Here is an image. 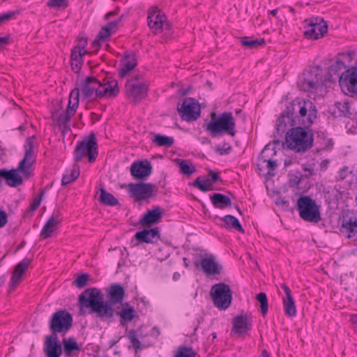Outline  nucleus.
Returning a JSON list of instances; mask_svg holds the SVG:
<instances>
[{"label": "nucleus", "mask_w": 357, "mask_h": 357, "mask_svg": "<svg viewBox=\"0 0 357 357\" xmlns=\"http://www.w3.org/2000/svg\"><path fill=\"white\" fill-rule=\"evenodd\" d=\"M356 56L354 52L340 53L328 68L329 80L338 78L340 89L345 94L357 93Z\"/></svg>", "instance_id": "1"}, {"label": "nucleus", "mask_w": 357, "mask_h": 357, "mask_svg": "<svg viewBox=\"0 0 357 357\" xmlns=\"http://www.w3.org/2000/svg\"><path fill=\"white\" fill-rule=\"evenodd\" d=\"M316 118L317 110L312 101L298 98L291 102L286 112L278 118L277 130L283 132L287 127L296 124L310 127Z\"/></svg>", "instance_id": "2"}, {"label": "nucleus", "mask_w": 357, "mask_h": 357, "mask_svg": "<svg viewBox=\"0 0 357 357\" xmlns=\"http://www.w3.org/2000/svg\"><path fill=\"white\" fill-rule=\"evenodd\" d=\"M25 155L17 169L10 170L1 169L0 176L6 179V183L10 187H17L22 183V178L20 173L29 177L31 174V167L36 161V156L33 150V139H26L25 145Z\"/></svg>", "instance_id": "3"}, {"label": "nucleus", "mask_w": 357, "mask_h": 357, "mask_svg": "<svg viewBox=\"0 0 357 357\" xmlns=\"http://www.w3.org/2000/svg\"><path fill=\"white\" fill-rule=\"evenodd\" d=\"M79 305L81 311L88 308L102 318H111L113 314L112 308L104 303L102 294L96 288L88 289L82 293L79 296Z\"/></svg>", "instance_id": "4"}, {"label": "nucleus", "mask_w": 357, "mask_h": 357, "mask_svg": "<svg viewBox=\"0 0 357 357\" xmlns=\"http://www.w3.org/2000/svg\"><path fill=\"white\" fill-rule=\"evenodd\" d=\"M82 94L87 98H110L119 93L118 83L114 79L100 83L93 77H87L81 89Z\"/></svg>", "instance_id": "5"}, {"label": "nucleus", "mask_w": 357, "mask_h": 357, "mask_svg": "<svg viewBox=\"0 0 357 357\" xmlns=\"http://www.w3.org/2000/svg\"><path fill=\"white\" fill-rule=\"evenodd\" d=\"M297 85L301 90L307 92L310 98H316L326 92V85L317 69L305 71L299 76Z\"/></svg>", "instance_id": "6"}, {"label": "nucleus", "mask_w": 357, "mask_h": 357, "mask_svg": "<svg viewBox=\"0 0 357 357\" xmlns=\"http://www.w3.org/2000/svg\"><path fill=\"white\" fill-rule=\"evenodd\" d=\"M286 144L289 149L296 153L305 152L313 144V134L311 130L296 127L286 134Z\"/></svg>", "instance_id": "7"}, {"label": "nucleus", "mask_w": 357, "mask_h": 357, "mask_svg": "<svg viewBox=\"0 0 357 357\" xmlns=\"http://www.w3.org/2000/svg\"><path fill=\"white\" fill-rule=\"evenodd\" d=\"M204 127L213 137L223 134L233 137L236 132L234 118L229 112H223L218 117H215V114H212L211 120Z\"/></svg>", "instance_id": "8"}, {"label": "nucleus", "mask_w": 357, "mask_h": 357, "mask_svg": "<svg viewBox=\"0 0 357 357\" xmlns=\"http://www.w3.org/2000/svg\"><path fill=\"white\" fill-rule=\"evenodd\" d=\"M300 217L305 221L317 223L321 220L320 206L308 196H301L297 201Z\"/></svg>", "instance_id": "9"}, {"label": "nucleus", "mask_w": 357, "mask_h": 357, "mask_svg": "<svg viewBox=\"0 0 357 357\" xmlns=\"http://www.w3.org/2000/svg\"><path fill=\"white\" fill-rule=\"evenodd\" d=\"M303 30L305 38L318 40L328 32V24L322 17H311L303 21Z\"/></svg>", "instance_id": "10"}, {"label": "nucleus", "mask_w": 357, "mask_h": 357, "mask_svg": "<svg viewBox=\"0 0 357 357\" xmlns=\"http://www.w3.org/2000/svg\"><path fill=\"white\" fill-rule=\"evenodd\" d=\"M211 297L214 305L220 310L227 309L232 301V294L229 285L220 282L212 286Z\"/></svg>", "instance_id": "11"}, {"label": "nucleus", "mask_w": 357, "mask_h": 357, "mask_svg": "<svg viewBox=\"0 0 357 357\" xmlns=\"http://www.w3.org/2000/svg\"><path fill=\"white\" fill-rule=\"evenodd\" d=\"M126 188L129 195L137 202L150 199L157 194V187L151 183H130Z\"/></svg>", "instance_id": "12"}, {"label": "nucleus", "mask_w": 357, "mask_h": 357, "mask_svg": "<svg viewBox=\"0 0 357 357\" xmlns=\"http://www.w3.org/2000/svg\"><path fill=\"white\" fill-rule=\"evenodd\" d=\"M276 155L275 149L271 145H266L261 151L257 160V169L259 174L274 176L278 167L276 161L273 158Z\"/></svg>", "instance_id": "13"}, {"label": "nucleus", "mask_w": 357, "mask_h": 357, "mask_svg": "<svg viewBox=\"0 0 357 357\" xmlns=\"http://www.w3.org/2000/svg\"><path fill=\"white\" fill-rule=\"evenodd\" d=\"M148 25L150 29L155 33H160L166 31L170 33L169 24L164 13L157 8H151L148 13Z\"/></svg>", "instance_id": "14"}, {"label": "nucleus", "mask_w": 357, "mask_h": 357, "mask_svg": "<svg viewBox=\"0 0 357 357\" xmlns=\"http://www.w3.org/2000/svg\"><path fill=\"white\" fill-rule=\"evenodd\" d=\"M98 155L97 144L93 135L84 139L79 143L75 151V160L79 161L87 156L90 162H93Z\"/></svg>", "instance_id": "15"}, {"label": "nucleus", "mask_w": 357, "mask_h": 357, "mask_svg": "<svg viewBox=\"0 0 357 357\" xmlns=\"http://www.w3.org/2000/svg\"><path fill=\"white\" fill-rule=\"evenodd\" d=\"M197 267H199L206 275L220 274L222 266L217 258L211 254H204L195 262Z\"/></svg>", "instance_id": "16"}, {"label": "nucleus", "mask_w": 357, "mask_h": 357, "mask_svg": "<svg viewBox=\"0 0 357 357\" xmlns=\"http://www.w3.org/2000/svg\"><path fill=\"white\" fill-rule=\"evenodd\" d=\"M178 111L183 120L192 121L199 118L201 109L197 100L191 98H188L184 99L181 105L178 107Z\"/></svg>", "instance_id": "17"}, {"label": "nucleus", "mask_w": 357, "mask_h": 357, "mask_svg": "<svg viewBox=\"0 0 357 357\" xmlns=\"http://www.w3.org/2000/svg\"><path fill=\"white\" fill-rule=\"evenodd\" d=\"M73 318L66 310H59L54 313L50 320V326L54 333H66L72 326Z\"/></svg>", "instance_id": "18"}, {"label": "nucleus", "mask_w": 357, "mask_h": 357, "mask_svg": "<svg viewBox=\"0 0 357 357\" xmlns=\"http://www.w3.org/2000/svg\"><path fill=\"white\" fill-rule=\"evenodd\" d=\"M121 18V17H116L102 28L97 38L92 43V46L94 50H98L103 43L106 42L111 36L117 31Z\"/></svg>", "instance_id": "19"}, {"label": "nucleus", "mask_w": 357, "mask_h": 357, "mask_svg": "<svg viewBox=\"0 0 357 357\" xmlns=\"http://www.w3.org/2000/svg\"><path fill=\"white\" fill-rule=\"evenodd\" d=\"M253 319L252 315L241 314L237 315L232 321V333L243 335L250 331L252 328Z\"/></svg>", "instance_id": "20"}, {"label": "nucleus", "mask_w": 357, "mask_h": 357, "mask_svg": "<svg viewBox=\"0 0 357 357\" xmlns=\"http://www.w3.org/2000/svg\"><path fill=\"white\" fill-rule=\"evenodd\" d=\"M151 163L147 160L135 161L130 166V174L137 179H146L152 173Z\"/></svg>", "instance_id": "21"}, {"label": "nucleus", "mask_w": 357, "mask_h": 357, "mask_svg": "<svg viewBox=\"0 0 357 357\" xmlns=\"http://www.w3.org/2000/svg\"><path fill=\"white\" fill-rule=\"evenodd\" d=\"M126 90L128 96L137 101L146 96L148 86L144 82L129 80L126 84Z\"/></svg>", "instance_id": "22"}, {"label": "nucleus", "mask_w": 357, "mask_h": 357, "mask_svg": "<svg viewBox=\"0 0 357 357\" xmlns=\"http://www.w3.org/2000/svg\"><path fill=\"white\" fill-rule=\"evenodd\" d=\"M86 40L83 38L79 40L78 45L72 50L71 66L72 69L75 73L79 72L81 68L83 62V56L86 53Z\"/></svg>", "instance_id": "23"}, {"label": "nucleus", "mask_w": 357, "mask_h": 357, "mask_svg": "<svg viewBox=\"0 0 357 357\" xmlns=\"http://www.w3.org/2000/svg\"><path fill=\"white\" fill-rule=\"evenodd\" d=\"M281 288L284 293V296H282V305L284 314L289 317H294L297 314V310L291 291L285 284H281Z\"/></svg>", "instance_id": "24"}, {"label": "nucleus", "mask_w": 357, "mask_h": 357, "mask_svg": "<svg viewBox=\"0 0 357 357\" xmlns=\"http://www.w3.org/2000/svg\"><path fill=\"white\" fill-rule=\"evenodd\" d=\"M45 351L47 357H59L61 356V347L56 334L52 335L45 340Z\"/></svg>", "instance_id": "25"}, {"label": "nucleus", "mask_w": 357, "mask_h": 357, "mask_svg": "<svg viewBox=\"0 0 357 357\" xmlns=\"http://www.w3.org/2000/svg\"><path fill=\"white\" fill-rule=\"evenodd\" d=\"M162 210L156 206L148 211L139 220L140 225L150 227L156 224L162 218Z\"/></svg>", "instance_id": "26"}, {"label": "nucleus", "mask_w": 357, "mask_h": 357, "mask_svg": "<svg viewBox=\"0 0 357 357\" xmlns=\"http://www.w3.org/2000/svg\"><path fill=\"white\" fill-rule=\"evenodd\" d=\"M61 222V218L59 213H54L43 227L40 236L43 238H47L51 236L56 231Z\"/></svg>", "instance_id": "27"}, {"label": "nucleus", "mask_w": 357, "mask_h": 357, "mask_svg": "<svg viewBox=\"0 0 357 357\" xmlns=\"http://www.w3.org/2000/svg\"><path fill=\"white\" fill-rule=\"evenodd\" d=\"M137 66V59L133 54H125L122 58L119 69V74L121 78L125 77L130 71Z\"/></svg>", "instance_id": "28"}, {"label": "nucleus", "mask_w": 357, "mask_h": 357, "mask_svg": "<svg viewBox=\"0 0 357 357\" xmlns=\"http://www.w3.org/2000/svg\"><path fill=\"white\" fill-rule=\"evenodd\" d=\"M29 266V260L24 259L15 266L10 281L11 288H15L19 284L24 273L27 270Z\"/></svg>", "instance_id": "29"}, {"label": "nucleus", "mask_w": 357, "mask_h": 357, "mask_svg": "<svg viewBox=\"0 0 357 357\" xmlns=\"http://www.w3.org/2000/svg\"><path fill=\"white\" fill-rule=\"evenodd\" d=\"M160 234L158 228L151 229H144L137 231L135 238L137 241L141 243H152L155 239L159 238Z\"/></svg>", "instance_id": "30"}, {"label": "nucleus", "mask_w": 357, "mask_h": 357, "mask_svg": "<svg viewBox=\"0 0 357 357\" xmlns=\"http://www.w3.org/2000/svg\"><path fill=\"white\" fill-rule=\"evenodd\" d=\"M210 199L213 205L218 208H225L231 206V201L228 196L220 193H215L211 196Z\"/></svg>", "instance_id": "31"}, {"label": "nucleus", "mask_w": 357, "mask_h": 357, "mask_svg": "<svg viewBox=\"0 0 357 357\" xmlns=\"http://www.w3.org/2000/svg\"><path fill=\"white\" fill-rule=\"evenodd\" d=\"M341 231L347 235V238L357 240V220L350 219L349 221H343Z\"/></svg>", "instance_id": "32"}, {"label": "nucleus", "mask_w": 357, "mask_h": 357, "mask_svg": "<svg viewBox=\"0 0 357 357\" xmlns=\"http://www.w3.org/2000/svg\"><path fill=\"white\" fill-rule=\"evenodd\" d=\"M73 114H71L69 109H67V111L63 109L55 110L52 112V117L53 121L61 127L68 122Z\"/></svg>", "instance_id": "33"}, {"label": "nucleus", "mask_w": 357, "mask_h": 357, "mask_svg": "<svg viewBox=\"0 0 357 357\" xmlns=\"http://www.w3.org/2000/svg\"><path fill=\"white\" fill-rule=\"evenodd\" d=\"M63 351L66 356L70 357L80 351V347L74 338L63 339Z\"/></svg>", "instance_id": "34"}, {"label": "nucleus", "mask_w": 357, "mask_h": 357, "mask_svg": "<svg viewBox=\"0 0 357 357\" xmlns=\"http://www.w3.org/2000/svg\"><path fill=\"white\" fill-rule=\"evenodd\" d=\"M79 168L76 165L66 169L61 180L62 185H66L75 181L79 176Z\"/></svg>", "instance_id": "35"}, {"label": "nucleus", "mask_w": 357, "mask_h": 357, "mask_svg": "<svg viewBox=\"0 0 357 357\" xmlns=\"http://www.w3.org/2000/svg\"><path fill=\"white\" fill-rule=\"evenodd\" d=\"M109 295L112 303H121L123 298L124 289L119 284H113L109 287Z\"/></svg>", "instance_id": "36"}, {"label": "nucleus", "mask_w": 357, "mask_h": 357, "mask_svg": "<svg viewBox=\"0 0 357 357\" xmlns=\"http://www.w3.org/2000/svg\"><path fill=\"white\" fill-rule=\"evenodd\" d=\"M222 221L228 229H234L240 232L243 233L244 230L242 228L238 220L233 215H227L223 217Z\"/></svg>", "instance_id": "37"}, {"label": "nucleus", "mask_w": 357, "mask_h": 357, "mask_svg": "<svg viewBox=\"0 0 357 357\" xmlns=\"http://www.w3.org/2000/svg\"><path fill=\"white\" fill-rule=\"evenodd\" d=\"M136 312L133 307L128 304H125L121 311L119 312V316L121 320L126 323L131 321L135 317Z\"/></svg>", "instance_id": "38"}, {"label": "nucleus", "mask_w": 357, "mask_h": 357, "mask_svg": "<svg viewBox=\"0 0 357 357\" xmlns=\"http://www.w3.org/2000/svg\"><path fill=\"white\" fill-rule=\"evenodd\" d=\"M79 96V90L77 89H73L70 93L68 109L70 111L71 114H74L78 107Z\"/></svg>", "instance_id": "39"}, {"label": "nucleus", "mask_w": 357, "mask_h": 357, "mask_svg": "<svg viewBox=\"0 0 357 357\" xmlns=\"http://www.w3.org/2000/svg\"><path fill=\"white\" fill-rule=\"evenodd\" d=\"M100 199L102 203L108 206H116L119 204L117 199L103 188L100 190Z\"/></svg>", "instance_id": "40"}, {"label": "nucleus", "mask_w": 357, "mask_h": 357, "mask_svg": "<svg viewBox=\"0 0 357 357\" xmlns=\"http://www.w3.org/2000/svg\"><path fill=\"white\" fill-rule=\"evenodd\" d=\"M195 185L203 192L211 191L213 189V183L210 178L206 179L197 178L195 181Z\"/></svg>", "instance_id": "41"}, {"label": "nucleus", "mask_w": 357, "mask_h": 357, "mask_svg": "<svg viewBox=\"0 0 357 357\" xmlns=\"http://www.w3.org/2000/svg\"><path fill=\"white\" fill-rule=\"evenodd\" d=\"M153 142L158 146H170L174 143V138L161 135H155L154 136Z\"/></svg>", "instance_id": "42"}, {"label": "nucleus", "mask_w": 357, "mask_h": 357, "mask_svg": "<svg viewBox=\"0 0 357 357\" xmlns=\"http://www.w3.org/2000/svg\"><path fill=\"white\" fill-rule=\"evenodd\" d=\"M256 298L260 303V311L262 315L264 317L267 314L268 310L266 294L264 292H261L257 295Z\"/></svg>", "instance_id": "43"}, {"label": "nucleus", "mask_w": 357, "mask_h": 357, "mask_svg": "<svg viewBox=\"0 0 357 357\" xmlns=\"http://www.w3.org/2000/svg\"><path fill=\"white\" fill-rule=\"evenodd\" d=\"M179 167L181 172L184 174L190 175L195 172V167L194 165L184 160H182L179 162Z\"/></svg>", "instance_id": "44"}, {"label": "nucleus", "mask_w": 357, "mask_h": 357, "mask_svg": "<svg viewBox=\"0 0 357 357\" xmlns=\"http://www.w3.org/2000/svg\"><path fill=\"white\" fill-rule=\"evenodd\" d=\"M241 45L243 46H247L249 47H255L256 46L261 45L264 44V39H255V40H251L248 38H245L241 40Z\"/></svg>", "instance_id": "45"}, {"label": "nucleus", "mask_w": 357, "mask_h": 357, "mask_svg": "<svg viewBox=\"0 0 357 357\" xmlns=\"http://www.w3.org/2000/svg\"><path fill=\"white\" fill-rule=\"evenodd\" d=\"M128 337L130 342L132 343V345L134 349H135L136 350L142 349L137 334L135 331H129Z\"/></svg>", "instance_id": "46"}, {"label": "nucleus", "mask_w": 357, "mask_h": 357, "mask_svg": "<svg viewBox=\"0 0 357 357\" xmlns=\"http://www.w3.org/2000/svg\"><path fill=\"white\" fill-rule=\"evenodd\" d=\"M195 355L191 348L182 347L177 351L175 357H195Z\"/></svg>", "instance_id": "47"}, {"label": "nucleus", "mask_w": 357, "mask_h": 357, "mask_svg": "<svg viewBox=\"0 0 357 357\" xmlns=\"http://www.w3.org/2000/svg\"><path fill=\"white\" fill-rule=\"evenodd\" d=\"M335 107L341 115H346L349 113V105L346 101L336 102Z\"/></svg>", "instance_id": "48"}, {"label": "nucleus", "mask_w": 357, "mask_h": 357, "mask_svg": "<svg viewBox=\"0 0 357 357\" xmlns=\"http://www.w3.org/2000/svg\"><path fill=\"white\" fill-rule=\"evenodd\" d=\"M47 3L50 8H66L68 6V0H48Z\"/></svg>", "instance_id": "49"}, {"label": "nucleus", "mask_w": 357, "mask_h": 357, "mask_svg": "<svg viewBox=\"0 0 357 357\" xmlns=\"http://www.w3.org/2000/svg\"><path fill=\"white\" fill-rule=\"evenodd\" d=\"M89 276L86 274L79 275L75 280V285L79 288H82L86 285Z\"/></svg>", "instance_id": "50"}, {"label": "nucleus", "mask_w": 357, "mask_h": 357, "mask_svg": "<svg viewBox=\"0 0 357 357\" xmlns=\"http://www.w3.org/2000/svg\"><path fill=\"white\" fill-rule=\"evenodd\" d=\"M8 222V215L6 212L0 208V229L3 227Z\"/></svg>", "instance_id": "51"}, {"label": "nucleus", "mask_w": 357, "mask_h": 357, "mask_svg": "<svg viewBox=\"0 0 357 357\" xmlns=\"http://www.w3.org/2000/svg\"><path fill=\"white\" fill-rule=\"evenodd\" d=\"M15 12L8 11L0 15V24L8 21L14 15Z\"/></svg>", "instance_id": "52"}, {"label": "nucleus", "mask_w": 357, "mask_h": 357, "mask_svg": "<svg viewBox=\"0 0 357 357\" xmlns=\"http://www.w3.org/2000/svg\"><path fill=\"white\" fill-rule=\"evenodd\" d=\"M42 201V195H40L38 197H36L33 200L31 204V209L32 211H35L38 207L40 205Z\"/></svg>", "instance_id": "53"}, {"label": "nucleus", "mask_w": 357, "mask_h": 357, "mask_svg": "<svg viewBox=\"0 0 357 357\" xmlns=\"http://www.w3.org/2000/svg\"><path fill=\"white\" fill-rule=\"evenodd\" d=\"M350 173V171L349 170V168L347 167H343L339 172V176L342 178V179H344L345 178L348 174Z\"/></svg>", "instance_id": "54"}, {"label": "nucleus", "mask_w": 357, "mask_h": 357, "mask_svg": "<svg viewBox=\"0 0 357 357\" xmlns=\"http://www.w3.org/2000/svg\"><path fill=\"white\" fill-rule=\"evenodd\" d=\"M209 176H211L210 179L213 181V183L218 179V174L214 172H211Z\"/></svg>", "instance_id": "55"}, {"label": "nucleus", "mask_w": 357, "mask_h": 357, "mask_svg": "<svg viewBox=\"0 0 357 357\" xmlns=\"http://www.w3.org/2000/svg\"><path fill=\"white\" fill-rule=\"evenodd\" d=\"M333 142L331 139L327 140V143L325 145V149L329 150L333 146Z\"/></svg>", "instance_id": "56"}, {"label": "nucleus", "mask_w": 357, "mask_h": 357, "mask_svg": "<svg viewBox=\"0 0 357 357\" xmlns=\"http://www.w3.org/2000/svg\"><path fill=\"white\" fill-rule=\"evenodd\" d=\"M350 321L352 323L357 324V314H351L350 317Z\"/></svg>", "instance_id": "57"}, {"label": "nucleus", "mask_w": 357, "mask_h": 357, "mask_svg": "<svg viewBox=\"0 0 357 357\" xmlns=\"http://www.w3.org/2000/svg\"><path fill=\"white\" fill-rule=\"evenodd\" d=\"M153 334H155V335H156V336H158V335L160 334V331H159L158 328H156V327H154V328H153Z\"/></svg>", "instance_id": "58"}, {"label": "nucleus", "mask_w": 357, "mask_h": 357, "mask_svg": "<svg viewBox=\"0 0 357 357\" xmlns=\"http://www.w3.org/2000/svg\"><path fill=\"white\" fill-rule=\"evenodd\" d=\"M179 278H180V274H179L178 273H174V275H173V279H174V280H178V279H179Z\"/></svg>", "instance_id": "59"}, {"label": "nucleus", "mask_w": 357, "mask_h": 357, "mask_svg": "<svg viewBox=\"0 0 357 357\" xmlns=\"http://www.w3.org/2000/svg\"><path fill=\"white\" fill-rule=\"evenodd\" d=\"M114 15V12H109V13H108L105 15V19H106L107 20H109V19L110 16H112V15Z\"/></svg>", "instance_id": "60"}, {"label": "nucleus", "mask_w": 357, "mask_h": 357, "mask_svg": "<svg viewBox=\"0 0 357 357\" xmlns=\"http://www.w3.org/2000/svg\"><path fill=\"white\" fill-rule=\"evenodd\" d=\"M270 13L273 15V16H276L277 13H278V9H273L272 10L270 11Z\"/></svg>", "instance_id": "61"}, {"label": "nucleus", "mask_w": 357, "mask_h": 357, "mask_svg": "<svg viewBox=\"0 0 357 357\" xmlns=\"http://www.w3.org/2000/svg\"><path fill=\"white\" fill-rule=\"evenodd\" d=\"M6 42V38L1 37L0 38V45L5 43Z\"/></svg>", "instance_id": "62"}, {"label": "nucleus", "mask_w": 357, "mask_h": 357, "mask_svg": "<svg viewBox=\"0 0 357 357\" xmlns=\"http://www.w3.org/2000/svg\"><path fill=\"white\" fill-rule=\"evenodd\" d=\"M183 262L185 266H188V259L186 258H183Z\"/></svg>", "instance_id": "63"}, {"label": "nucleus", "mask_w": 357, "mask_h": 357, "mask_svg": "<svg viewBox=\"0 0 357 357\" xmlns=\"http://www.w3.org/2000/svg\"><path fill=\"white\" fill-rule=\"evenodd\" d=\"M262 357H268L266 351H264L263 354H262Z\"/></svg>", "instance_id": "64"}]
</instances>
